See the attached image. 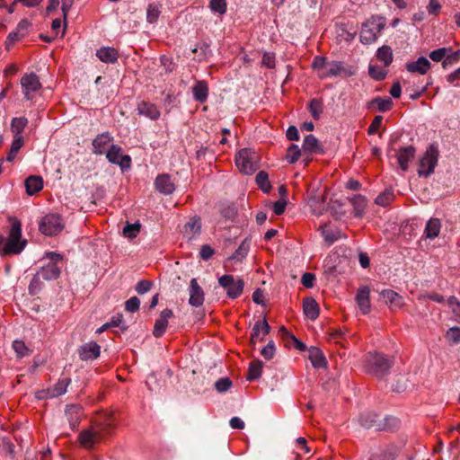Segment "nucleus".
I'll return each mask as SVG.
<instances>
[{"label": "nucleus", "instance_id": "603ef678", "mask_svg": "<svg viewBox=\"0 0 460 460\" xmlns=\"http://www.w3.org/2000/svg\"><path fill=\"white\" fill-rule=\"evenodd\" d=\"M449 52H451V49L440 48L431 51L429 53V58L435 62H439L442 61Z\"/></svg>", "mask_w": 460, "mask_h": 460}, {"label": "nucleus", "instance_id": "dca6fc26", "mask_svg": "<svg viewBox=\"0 0 460 460\" xmlns=\"http://www.w3.org/2000/svg\"><path fill=\"white\" fill-rule=\"evenodd\" d=\"M204 302V292L199 285L196 279H192L190 282V299L189 303L192 306H200Z\"/></svg>", "mask_w": 460, "mask_h": 460}, {"label": "nucleus", "instance_id": "a18cd8bd", "mask_svg": "<svg viewBox=\"0 0 460 460\" xmlns=\"http://www.w3.org/2000/svg\"><path fill=\"white\" fill-rule=\"evenodd\" d=\"M44 281L37 272L29 285V293L32 296L37 295L42 289Z\"/></svg>", "mask_w": 460, "mask_h": 460}, {"label": "nucleus", "instance_id": "6ab92c4d", "mask_svg": "<svg viewBox=\"0 0 460 460\" xmlns=\"http://www.w3.org/2000/svg\"><path fill=\"white\" fill-rule=\"evenodd\" d=\"M430 66V62L425 57H420L416 61L409 62L405 65L408 72L420 75H425Z\"/></svg>", "mask_w": 460, "mask_h": 460}, {"label": "nucleus", "instance_id": "2eb2a0df", "mask_svg": "<svg viewBox=\"0 0 460 460\" xmlns=\"http://www.w3.org/2000/svg\"><path fill=\"white\" fill-rule=\"evenodd\" d=\"M155 186L157 191L164 195H170L175 190L174 182L169 174H160L156 177Z\"/></svg>", "mask_w": 460, "mask_h": 460}, {"label": "nucleus", "instance_id": "2f4dec72", "mask_svg": "<svg viewBox=\"0 0 460 460\" xmlns=\"http://www.w3.org/2000/svg\"><path fill=\"white\" fill-rule=\"evenodd\" d=\"M302 148L304 152H308L311 154L323 152L318 139L314 135H307L305 137Z\"/></svg>", "mask_w": 460, "mask_h": 460}, {"label": "nucleus", "instance_id": "393cba45", "mask_svg": "<svg viewBox=\"0 0 460 460\" xmlns=\"http://www.w3.org/2000/svg\"><path fill=\"white\" fill-rule=\"evenodd\" d=\"M25 188L28 195L32 196L43 188V180L40 176L31 175L25 180Z\"/></svg>", "mask_w": 460, "mask_h": 460}, {"label": "nucleus", "instance_id": "9d476101", "mask_svg": "<svg viewBox=\"0 0 460 460\" xmlns=\"http://www.w3.org/2000/svg\"><path fill=\"white\" fill-rule=\"evenodd\" d=\"M219 285L226 291L228 297L234 299L243 290L244 283L242 279H235L233 275H224L218 279Z\"/></svg>", "mask_w": 460, "mask_h": 460}, {"label": "nucleus", "instance_id": "e2e57ef3", "mask_svg": "<svg viewBox=\"0 0 460 460\" xmlns=\"http://www.w3.org/2000/svg\"><path fill=\"white\" fill-rule=\"evenodd\" d=\"M262 65L271 69L275 66V55L271 52H265L262 57Z\"/></svg>", "mask_w": 460, "mask_h": 460}, {"label": "nucleus", "instance_id": "ddd939ff", "mask_svg": "<svg viewBox=\"0 0 460 460\" xmlns=\"http://www.w3.org/2000/svg\"><path fill=\"white\" fill-rule=\"evenodd\" d=\"M77 351L81 360H94L100 357L101 347L95 341H89L80 346Z\"/></svg>", "mask_w": 460, "mask_h": 460}, {"label": "nucleus", "instance_id": "ea45409f", "mask_svg": "<svg viewBox=\"0 0 460 460\" xmlns=\"http://www.w3.org/2000/svg\"><path fill=\"white\" fill-rule=\"evenodd\" d=\"M377 58L384 63L385 66H388L393 62V51L389 46L384 45L377 49Z\"/></svg>", "mask_w": 460, "mask_h": 460}, {"label": "nucleus", "instance_id": "8fccbe9b", "mask_svg": "<svg viewBox=\"0 0 460 460\" xmlns=\"http://www.w3.org/2000/svg\"><path fill=\"white\" fill-rule=\"evenodd\" d=\"M301 155V150L296 145H291L286 154V159L289 164L296 163Z\"/></svg>", "mask_w": 460, "mask_h": 460}, {"label": "nucleus", "instance_id": "a19ab883", "mask_svg": "<svg viewBox=\"0 0 460 460\" xmlns=\"http://www.w3.org/2000/svg\"><path fill=\"white\" fill-rule=\"evenodd\" d=\"M257 185L264 193H269L271 190V184L269 181V175L265 171H260L255 178Z\"/></svg>", "mask_w": 460, "mask_h": 460}, {"label": "nucleus", "instance_id": "37998d69", "mask_svg": "<svg viewBox=\"0 0 460 460\" xmlns=\"http://www.w3.org/2000/svg\"><path fill=\"white\" fill-rule=\"evenodd\" d=\"M28 124V119L24 117L13 118L11 123L12 131L14 134V137L22 136V132L24 130Z\"/></svg>", "mask_w": 460, "mask_h": 460}, {"label": "nucleus", "instance_id": "4468645a", "mask_svg": "<svg viewBox=\"0 0 460 460\" xmlns=\"http://www.w3.org/2000/svg\"><path fill=\"white\" fill-rule=\"evenodd\" d=\"M356 302L363 314H367L371 311L370 290L368 287L363 286L358 288Z\"/></svg>", "mask_w": 460, "mask_h": 460}, {"label": "nucleus", "instance_id": "aec40b11", "mask_svg": "<svg viewBox=\"0 0 460 460\" xmlns=\"http://www.w3.org/2000/svg\"><path fill=\"white\" fill-rule=\"evenodd\" d=\"M416 150L412 146L402 147L399 150L397 158L398 163L402 171H406L409 167V162L415 155Z\"/></svg>", "mask_w": 460, "mask_h": 460}, {"label": "nucleus", "instance_id": "9b49d317", "mask_svg": "<svg viewBox=\"0 0 460 460\" xmlns=\"http://www.w3.org/2000/svg\"><path fill=\"white\" fill-rule=\"evenodd\" d=\"M106 157L110 163L119 165L122 170L129 169L131 166V157L122 155V149L118 145L110 146L106 152Z\"/></svg>", "mask_w": 460, "mask_h": 460}, {"label": "nucleus", "instance_id": "b1692460", "mask_svg": "<svg viewBox=\"0 0 460 460\" xmlns=\"http://www.w3.org/2000/svg\"><path fill=\"white\" fill-rule=\"evenodd\" d=\"M83 409L80 405L77 404H70L66 408V415L70 423V426L75 429L80 421L82 416Z\"/></svg>", "mask_w": 460, "mask_h": 460}, {"label": "nucleus", "instance_id": "13d9d810", "mask_svg": "<svg viewBox=\"0 0 460 460\" xmlns=\"http://www.w3.org/2000/svg\"><path fill=\"white\" fill-rule=\"evenodd\" d=\"M446 338L452 344L460 343V328L459 327L450 328L447 332Z\"/></svg>", "mask_w": 460, "mask_h": 460}, {"label": "nucleus", "instance_id": "412c9836", "mask_svg": "<svg viewBox=\"0 0 460 460\" xmlns=\"http://www.w3.org/2000/svg\"><path fill=\"white\" fill-rule=\"evenodd\" d=\"M113 140L109 133L105 132L98 135L93 140V153L102 155L104 153L106 146Z\"/></svg>", "mask_w": 460, "mask_h": 460}, {"label": "nucleus", "instance_id": "a878e982", "mask_svg": "<svg viewBox=\"0 0 460 460\" xmlns=\"http://www.w3.org/2000/svg\"><path fill=\"white\" fill-rule=\"evenodd\" d=\"M137 111L140 115L146 116L151 119H157L160 117V111L153 103L141 102L137 105Z\"/></svg>", "mask_w": 460, "mask_h": 460}, {"label": "nucleus", "instance_id": "3c124183", "mask_svg": "<svg viewBox=\"0 0 460 460\" xmlns=\"http://www.w3.org/2000/svg\"><path fill=\"white\" fill-rule=\"evenodd\" d=\"M161 13L160 6L157 4H150L146 12V19L150 23L155 22Z\"/></svg>", "mask_w": 460, "mask_h": 460}, {"label": "nucleus", "instance_id": "4c0bfd02", "mask_svg": "<svg viewBox=\"0 0 460 460\" xmlns=\"http://www.w3.org/2000/svg\"><path fill=\"white\" fill-rule=\"evenodd\" d=\"M319 230L321 231L322 235L324 238V241L329 245L332 244L334 242H336L341 237V232L340 230L329 229L327 225L321 226Z\"/></svg>", "mask_w": 460, "mask_h": 460}, {"label": "nucleus", "instance_id": "58836bf2", "mask_svg": "<svg viewBox=\"0 0 460 460\" xmlns=\"http://www.w3.org/2000/svg\"><path fill=\"white\" fill-rule=\"evenodd\" d=\"M441 224L438 218H431L428 221L425 228V233L428 238L433 239L438 236L440 232Z\"/></svg>", "mask_w": 460, "mask_h": 460}, {"label": "nucleus", "instance_id": "473e14b6", "mask_svg": "<svg viewBox=\"0 0 460 460\" xmlns=\"http://www.w3.org/2000/svg\"><path fill=\"white\" fill-rule=\"evenodd\" d=\"M96 56L104 63H114L119 58L118 51L114 48H102L97 50Z\"/></svg>", "mask_w": 460, "mask_h": 460}, {"label": "nucleus", "instance_id": "052dcab7", "mask_svg": "<svg viewBox=\"0 0 460 460\" xmlns=\"http://www.w3.org/2000/svg\"><path fill=\"white\" fill-rule=\"evenodd\" d=\"M327 66L326 58L316 56L314 58V61L312 63V66L314 69L318 70L319 74L322 73Z\"/></svg>", "mask_w": 460, "mask_h": 460}, {"label": "nucleus", "instance_id": "5fc2aeb1", "mask_svg": "<svg viewBox=\"0 0 460 460\" xmlns=\"http://www.w3.org/2000/svg\"><path fill=\"white\" fill-rule=\"evenodd\" d=\"M368 74L373 79L381 81L385 78L387 72L377 66L370 65L368 67Z\"/></svg>", "mask_w": 460, "mask_h": 460}, {"label": "nucleus", "instance_id": "f8f14e48", "mask_svg": "<svg viewBox=\"0 0 460 460\" xmlns=\"http://www.w3.org/2000/svg\"><path fill=\"white\" fill-rule=\"evenodd\" d=\"M31 26V22L27 19H22L17 25L16 29L11 31L6 39L5 45L6 49L13 46L15 42L21 40L27 35L28 29Z\"/></svg>", "mask_w": 460, "mask_h": 460}, {"label": "nucleus", "instance_id": "774afa93", "mask_svg": "<svg viewBox=\"0 0 460 460\" xmlns=\"http://www.w3.org/2000/svg\"><path fill=\"white\" fill-rule=\"evenodd\" d=\"M109 323L111 327H120L122 330H127L128 328V326L124 324L123 315L121 314L114 315Z\"/></svg>", "mask_w": 460, "mask_h": 460}, {"label": "nucleus", "instance_id": "423d86ee", "mask_svg": "<svg viewBox=\"0 0 460 460\" xmlns=\"http://www.w3.org/2000/svg\"><path fill=\"white\" fill-rule=\"evenodd\" d=\"M439 157L438 147L436 144L429 145L419 162L418 175L428 178L430 176L438 164Z\"/></svg>", "mask_w": 460, "mask_h": 460}, {"label": "nucleus", "instance_id": "49530a36", "mask_svg": "<svg viewBox=\"0 0 460 460\" xmlns=\"http://www.w3.org/2000/svg\"><path fill=\"white\" fill-rule=\"evenodd\" d=\"M394 199V194L392 190H385L382 193H380L376 199V203L377 205L386 207L388 206Z\"/></svg>", "mask_w": 460, "mask_h": 460}, {"label": "nucleus", "instance_id": "7ed1b4c3", "mask_svg": "<svg viewBox=\"0 0 460 460\" xmlns=\"http://www.w3.org/2000/svg\"><path fill=\"white\" fill-rule=\"evenodd\" d=\"M5 243L0 253L2 255L20 254L27 245V240L22 237V223L17 218L11 220L10 229L8 231Z\"/></svg>", "mask_w": 460, "mask_h": 460}, {"label": "nucleus", "instance_id": "6e6d98bb", "mask_svg": "<svg viewBox=\"0 0 460 460\" xmlns=\"http://www.w3.org/2000/svg\"><path fill=\"white\" fill-rule=\"evenodd\" d=\"M209 7L213 12L224 14L226 12V0H211Z\"/></svg>", "mask_w": 460, "mask_h": 460}, {"label": "nucleus", "instance_id": "f3484780", "mask_svg": "<svg viewBox=\"0 0 460 460\" xmlns=\"http://www.w3.org/2000/svg\"><path fill=\"white\" fill-rule=\"evenodd\" d=\"M201 233V218L194 216L184 225L183 234L190 240L196 238Z\"/></svg>", "mask_w": 460, "mask_h": 460}, {"label": "nucleus", "instance_id": "1a4fd4ad", "mask_svg": "<svg viewBox=\"0 0 460 460\" xmlns=\"http://www.w3.org/2000/svg\"><path fill=\"white\" fill-rule=\"evenodd\" d=\"M22 92L24 98L31 101L41 89L39 76L35 73L25 74L21 78Z\"/></svg>", "mask_w": 460, "mask_h": 460}, {"label": "nucleus", "instance_id": "39448f33", "mask_svg": "<svg viewBox=\"0 0 460 460\" xmlns=\"http://www.w3.org/2000/svg\"><path fill=\"white\" fill-rule=\"evenodd\" d=\"M385 20L383 17L372 16L362 24L359 35L360 42L368 45L374 43L378 34L385 29Z\"/></svg>", "mask_w": 460, "mask_h": 460}, {"label": "nucleus", "instance_id": "69168bd1", "mask_svg": "<svg viewBox=\"0 0 460 460\" xmlns=\"http://www.w3.org/2000/svg\"><path fill=\"white\" fill-rule=\"evenodd\" d=\"M314 280H315V275L313 273H309V272L304 273L301 278V283L307 288L314 287Z\"/></svg>", "mask_w": 460, "mask_h": 460}, {"label": "nucleus", "instance_id": "5701e85b", "mask_svg": "<svg viewBox=\"0 0 460 460\" xmlns=\"http://www.w3.org/2000/svg\"><path fill=\"white\" fill-rule=\"evenodd\" d=\"M71 383L70 378H63L58 381V383L47 389L44 393L48 398H55L64 394L66 392L67 386Z\"/></svg>", "mask_w": 460, "mask_h": 460}, {"label": "nucleus", "instance_id": "c9c22d12", "mask_svg": "<svg viewBox=\"0 0 460 460\" xmlns=\"http://www.w3.org/2000/svg\"><path fill=\"white\" fill-rule=\"evenodd\" d=\"M350 203L354 208V215L357 217H361L367 207V199L364 196L358 194L350 199Z\"/></svg>", "mask_w": 460, "mask_h": 460}, {"label": "nucleus", "instance_id": "4be33fe9", "mask_svg": "<svg viewBox=\"0 0 460 460\" xmlns=\"http://www.w3.org/2000/svg\"><path fill=\"white\" fill-rule=\"evenodd\" d=\"M308 358L315 368H323L326 367V358L323 351L317 347H310L308 349Z\"/></svg>", "mask_w": 460, "mask_h": 460}, {"label": "nucleus", "instance_id": "338daca9", "mask_svg": "<svg viewBox=\"0 0 460 460\" xmlns=\"http://www.w3.org/2000/svg\"><path fill=\"white\" fill-rule=\"evenodd\" d=\"M383 121V117L380 115H377L374 118L371 125L368 127L367 133L369 135L375 134L377 129L381 127Z\"/></svg>", "mask_w": 460, "mask_h": 460}, {"label": "nucleus", "instance_id": "c03bdc74", "mask_svg": "<svg viewBox=\"0 0 460 460\" xmlns=\"http://www.w3.org/2000/svg\"><path fill=\"white\" fill-rule=\"evenodd\" d=\"M250 250V242L247 239H244L234 253L230 257V260H235L237 261H241L243 258L246 257L248 252Z\"/></svg>", "mask_w": 460, "mask_h": 460}, {"label": "nucleus", "instance_id": "09e8293b", "mask_svg": "<svg viewBox=\"0 0 460 460\" xmlns=\"http://www.w3.org/2000/svg\"><path fill=\"white\" fill-rule=\"evenodd\" d=\"M140 228L141 225L138 222H136L134 224H128L123 228V234L125 237L133 239L138 234V233L140 232Z\"/></svg>", "mask_w": 460, "mask_h": 460}, {"label": "nucleus", "instance_id": "de8ad7c7", "mask_svg": "<svg viewBox=\"0 0 460 460\" xmlns=\"http://www.w3.org/2000/svg\"><path fill=\"white\" fill-rule=\"evenodd\" d=\"M309 112L314 119H318L323 112V102L318 99H313L308 105Z\"/></svg>", "mask_w": 460, "mask_h": 460}, {"label": "nucleus", "instance_id": "864d4df0", "mask_svg": "<svg viewBox=\"0 0 460 460\" xmlns=\"http://www.w3.org/2000/svg\"><path fill=\"white\" fill-rule=\"evenodd\" d=\"M12 347L19 358L25 357L29 354L30 350L22 341H14Z\"/></svg>", "mask_w": 460, "mask_h": 460}, {"label": "nucleus", "instance_id": "bf43d9fd", "mask_svg": "<svg viewBox=\"0 0 460 460\" xmlns=\"http://www.w3.org/2000/svg\"><path fill=\"white\" fill-rule=\"evenodd\" d=\"M139 306H140V300L137 296L130 297L125 303V309L130 313L137 312L139 309Z\"/></svg>", "mask_w": 460, "mask_h": 460}, {"label": "nucleus", "instance_id": "72a5a7b5", "mask_svg": "<svg viewBox=\"0 0 460 460\" xmlns=\"http://www.w3.org/2000/svg\"><path fill=\"white\" fill-rule=\"evenodd\" d=\"M380 296L390 306L400 307L402 304V296L391 289L383 290L380 293Z\"/></svg>", "mask_w": 460, "mask_h": 460}, {"label": "nucleus", "instance_id": "0e129e2a", "mask_svg": "<svg viewBox=\"0 0 460 460\" xmlns=\"http://www.w3.org/2000/svg\"><path fill=\"white\" fill-rule=\"evenodd\" d=\"M214 252L215 251L210 245L204 244L200 248L199 256L204 261H208L213 256Z\"/></svg>", "mask_w": 460, "mask_h": 460}, {"label": "nucleus", "instance_id": "e433bc0d", "mask_svg": "<svg viewBox=\"0 0 460 460\" xmlns=\"http://www.w3.org/2000/svg\"><path fill=\"white\" fill-rule=\"evenodd\" d=\"M263 362L256 359L250 363L246 379L253 381L261 377L262 373Z\"/></svg>", "mask_w": 460, "mask_h": 460}, {"label": "nucleus", "instance_id": "c85d7f7f", "mask_svg": "<svg viewBox=\"0 0 460 460\" xmlns=\"http://www.w3.org/2000/svg\"><path fill=\"white\" fill-rule=\"evenodd\" d=\"M60 269L57 266L55 262H50L48 265L40 268V270L38 271V274L44 280H52L56 279L60 275Z\"/></svg>", "mask_w": 460, "mask_h": 460}, {"label": "nucleus", "instance_id": "f704fd0d", "mask_svg": "<svg viewBox=\"0 0 460 460\" xmlns=\"http://www.w3.org/2000/svg\"><path fill=\"white\" fill-rule=\"evenodd\" d=\"M343 66L341 62L332 61L331 63H327L325 69L319 74L321 78H326L331 76H337L341 75L343 71Z\"/></svg>", "mask_w": 460, "mask_h": 460}, {"label": "nucleus", "instance_id": "79ce46f5", "mask_svg": "<svg viewBox=\"0 0 460 460\" xmlns=\"http://www.w3.org/2000/svg\"><path fill=\"white\" fill-rule=\"evenodd\" d=\"M23 143H24V141H23L22 136H18V137L13 138V140L12 142V146H11L10 151H9L7 156H6V160L8 162H13L14 160V158L16 157V155L18 154L19 150L23 146Z\"/></svg>", "mask_w": 460, "mask_h": 460}, {"label": "nucleus", "instance_id": "f03ea898", "mask_svg": "<svg viewBox=\"0 0 460 460\" xmlns=\"http://www.w3.org/2000/svg\"><path fill=\"white\" fill-rule=\"evenodd\" d=\"M113 427L111 416H105L103 420L98 421L89 429L81 431L78 438L79 442L83 447L92 448L109 435Z\"/></svg>", "mask_w": 460, "mask_h": 460}, {"label": "nucleus", "instance_id": "4d7b16f0", "mask_svg": "<svg viewBox=\"0 0 460 460\" xmlns=\"http://www.w3.org/2000/svg\"><path fill=\"white\" fill-rule=\"evenodd\" d=\"M232 386V381L228 377H222L215 383V388L218 393H225Z\"/></svg>", "mask_w": 460, "mask_h": 460}, {"label": "nucleus", "instance_id": "f257e3e1", "mask_svg": "<svg viewBox=\"0 0 460 460\" xmlns=\"http://www.w3.org/2000/svg\"><path fill=\"white\" fill-rule=\"evenodd\" d=\"M394 358L380 352H368L365 357V370L378 380L385 379L394 366Z\"/></svg>", "mask_w": 460, "mask_h": 460}, {"label": "nucleus", "instance_id": "a211bd4d", "mask_svg": "<svg viewBox=\"0 0 460 460\" xmlns=\"http://www.w3.org/2000/svg\"><path fill=\"white\" fill-rule=\"evenodd\" d=\"M173 315L171 309H164L161 312L159 318L155 321L153 334L159 338L165 332L168 325V319Z\"/></svg>", "mask_w": 460, "mask_h": 460}, {"label": "nucleus", "instance_id": "cd10ccee", "mask_svg": "<svg viewBox=\"0 0 460 460\" xmlns=\"http://www.w3.org/2000/svg\"><path fill=\"white\" fill-rule=\"evenodd\" d=\"M270 331V326L264 319L263 321H257L252 330L251 333V343L255 345L257 341L259 340V332H262V335H267ZM262 339H260L261 341Z\"/></svg>", "mask_w": 460, "mask_h": 460}, {"label": "nucleus", "instance_id": "680f3d73", "mask_svg": "<svg viewBox=\"0 0 460 460\" xmlns=\"http://www.w3.org/2000/svg\"><path fill=\"white\" fill-rule=\"evenodd\" d=\"M153 286V283L146 279L140 280L136 286V291L139 294H145L148 292Z\"/></svg>", "mask_w": 460, "mask_h": 460}, {"label": "nucleus", "instance_id": "6e6552de", "mask_svg": "<svg viewBox=\"0 0 460 460\" xmlns=\"http://www.w3.org/2000/svg\"><path fill=\"white\" fill-rule=\"evenodd\" d=\"M64 228L62 218L58 214H48L39 223L40 231L49 236L56 235Z\"/></svg>", "mask_w": 460, "mask_h": 460}, {"label": "nucleus", "instance_id": "20e7f679", "mask_svg": "<svg viewBox=\"0 0 460 460\" xmlns=\"http://www.w3.org/2000/svg\"><path fill=\"white\" fill-rule=\"evenodd\" d=\"M359 424L365 429H375L376 430L393 429L399 425V420L394 417L380 418L375 412H364L359 416Z\"/></svg>", "mask_w": 460, "mask_h": 460}, {"label": "nucleus", "instance_id": "0eeeda50", "mask_svg": "<svg viewBox=\"0 0 460 460\" xmlns=\"http://www.w3.org/2000/svg\"><path fill=\"white\" fill-rule=\"evenodd\" d=\"M235 164L240 172L252 174L260 167L258 154L250 148L241 149L235 156Z\"/></svg>", "mask_w": 460, "mask_h": 460}, {"label": "nucleus", "instance_id": "c756f323", "mask_svg": "<svg viewBox=\"0 0 460 460\" xmlns=\"http://www.w3.org/2000/svg\"><path fill=\"white\" fill-rule=\"evenodd\" d=\"M193 98L199 102H205L208 96V85L205 81H198L192 87Z\"/></svg>", "mask_w": 460, "mask_h": 460}, {"label": "nucleus", "instance_id": "7c9ffc66", "mask_svg": "<svg viewBox=\"0 0 460 460\" xmlns=\"http://www.w3.org/2000/svg\"><path fill=\"white\" fill-rule=\"evenodd\" d=\"M393 101L386 97V98H381V97H376L372 99L367 104V109H372L374 107H376L377 110L381 112L388 111L393 107Z\"/></svg>", "mask_w": 460, "mask_h": 460}, {"label": "nucleus", "instance_id": "bb28decb", "mask_svg": "<svg viewBox=\"0 0 460 460\" xmlns=\"http://www.w3.org/2000/svg\"><path fill=\"white\" fill-rule=\"evenodd\" d=\"M303 308L305 316L311 321H314L319 315V306L313 297H306L303 302Z\"/></svg>", "mask_w": 460, "mask_h": 460}]
</instances>
